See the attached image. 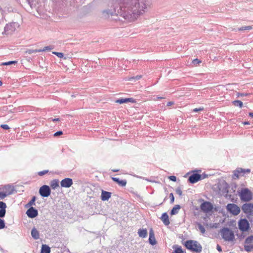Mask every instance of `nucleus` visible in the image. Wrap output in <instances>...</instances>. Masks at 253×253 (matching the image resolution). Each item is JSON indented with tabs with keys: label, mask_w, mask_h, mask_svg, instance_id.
Wrapping results in <instances>:
<instances>
[{
	"label": "nucleus",
	"mask_w": 253,
	"mask_h": 253,
	"mask_svg": "<svg viewBox=\"0 0 253 253\" xmlns=\"http://www.w3.org/2000/svg\"><path fill=\"white\" fill-rule=\"evenodd\" d=\"M39 193L42 197H47L50 195L51 191L48 186L44 185L40 188Z\"/></svg>",
	"instance_id": "nucleus-12"
},
{
	"label": "nucleus",
	"mask_w": 253,
	"mask_h": 253,
	"mask_svg": "<svg viewBox=\"0 0 253 253\" xmlns=\"http://www.w3.org/2000/svg\"><path fill=\"white\" fill-rule=\"evenodd\" d=\"M17 63V61H11L7 62H4L1 64L2 65H9L13 64H16Z\"/></svg>",
	"instance_id": "nucleus-32"
},
{
	"label": "nucleus",
	"mask_w": 253,
	"mask_h": 253,
	"mask_svg": "<svg viewBox=\"0 0 253 253\" xmlns=\"http://www.w3.org/2000/svg\"><path fill=\"white\" fill-rule=\"evenodd\" d=\"M233 104L235 106H239L240 108H242L243 107V103L240 100H235L233 102Z\"/></svg>",
	"instance_id": "nucleus-27"
},
{
	"label": "nucleus",
	"mask_w": 253,
	"mask_h": 253,
	"mask_svg": "<svg viewBox=\"0 0 253 253\" xmlns=\"http://www.w3.org/2000/svg\"><path fill=\"white\" fill-rule=\"evenodd\" d=\"M227 210L234 215H237L240 212V208L235 204H228L227 206Z\"/></svg>",
	"instance_id": "nucleus-10"
},
{
	"label": "nucleus",
	"mask_w": 253,
	"mask_h": 253,
	"mask_svg": "<svg viewBox=\"0 0 253 253\" xmlns=\"http://www.w3.org/2000/svg\"><path fill=\"white\" fill-rule=\"evenodd\" d=\"M52 53L55 54V55H56V56H57L59 58H62L64 56V54L62 52H56V51H54V52H52Z\"/></svg>",
	"instance_id": "nucleus-34"
},
{
	"label": "nucleus",
	"mask_w": 253,
	"mask_h": 253,
	"mask_svg": "<svg viewBox=\"0 0 253 253\" xmlns=\"http://www.w3.org/2000/svg\"><path fill=\"white\" fill-rule=\"evenodd\" d=\"M216 249L219 252H221L222 251V248L219 245H217Z\"/></svg>",
	"instance_id": "nucleus-48"
},
{
	"label": "nucleus",
	"mask_w": 253,
	"mask_h": 253,
	"mask_svg": "<svg viewBox=\"0 0 253 253\" xmlns=\"http://www.w3.org/2000/svg\"><path fill=\"white\" fill-rule=\"evenodd\" d=\"M249 94L248 93H237V96L238 97H239V96H246L247 95H248Z\"/></svg>",
	"instance_id": "nucleus-43"
},
{
	"label": "nucleus",
	"mask_w": 253,
	"mask_h": 253,
	"mask_svg": "<svg viewBox=\"0 0 253 253\" xmlns=\"http://www.w3.org/2000/svg\"><path fill=\"white\" fill-rule=\"evenodd\" d=\"M41 52V50H39H39L28 49L26 51V53L31 54L34 53H37V52Z\"/></svg>",
	"instance_id": "nucleus-30"
},
{
	"label": "nucleus",
	"mask_w": 253,
	"mask_h": 253,
	"mask_svg": "<svg viewBox=\"0 0 253 253\" xmlns=\"http://www.w3.org/2000/svg\"><path fill=\"white\" fill-rule=\"evenodd\" d=\"M5 209L0 210V217H4L5 214Z\"/></svg>",
	"instance_id": "nucleus-35"
},
{
	"label": "nucleus",
	"mask_w": 253,
	"mask_h": 253,
	"mask_svg": "<svg viewBox=\"0 0 253 253\" xmlns=\"http://www.w3.org/2000/svg\"><path fill=\"white\" fill-rule=\"evenodd\" d=\"M62 134H63V132L62 131H58L54 134V136H58L62 135Z\"/></svg>",
	"instance_id": "nucleus-41"
},
{
	"label": "nucleus",
	"mask_w": 253,
	"mask_h": 253,
	"mask_svg": "<svg viewBox=\"0 0 253 253\" xmlns=\"http://www.w3.org/2000/svg\"><path fill=\"white\" fill-rule=\"evenodd\" d=\"M169 197L170 199V203H173L174 200V197L172 193L169 194Z\"/></svg>",
	"instance_id": "nucleus-40"
},
{
	"label": "nucleus",
	"mask_w": 253,
	"mask_h": 253,
	"mask_svg": "<svg viewBox=\"0 0 253 253\" xmlns=\"http://www.w3.org/2000/svg\"><path fill=\"white\" fill-rule=\"evenodd\" d=\"M242 210L248 216H253V204L246 203L242 206Z\"/></svg>",
	"instance_id": "nucleus-8"
},
{
	"label": "nucleus",
	"mask_w": 253,
	"mask_h": 253,
	"mask_svg": "<svg viewBox=\"0 0 253 253\" xmlns=\"http://www.w3.org/2000/svg\"><path fill=\"white\" fill-rule=\"evenodd\" d=\"M204 110L203 107H200L199 108H195L193 109V112H197L198 111H203Z\"/></svg>",
	"instance_id": "nucleus-42"
},
{
	"label": "nucleus",
	"mask_w": 253,
	"mask_h": 253,
	"mask_svg": "<svg viewBox=\"0 0 253 253\" xmlns=\"http://www.w3.org/2000/svg\"><path fill=\"white\" fill-rule=\"evenodd\" d=\"M134 100L132 98H121L116 101V102L119 104L126 103L128 102L134 103Z\"/></svg>",
	"instance_id": "nucleus-18"
},
{
	"label": "nucleus",
	"mask_w": 253,
	"mask_h": 253,
	"mask_svg": "<svg viewBox=\"0 0 253 253\" xmlns=\"http://www.w3.org/2000/svg\"><path fill=\"white\" fill-rule=\"evenodd\" d=\"M213 205L210 202H204L200 206L201 210L205 213H208L212 211Z\"/></svg>",
	"instance_id": "nucleus-11"
},
{
	"label": "nucleus",
	"mask_w": 253,
	"mask_h": 253,
	"mask_svg": "<svg viewBox=\"0 0 253 253\" xmlns=\"http://www.w3.org/2000/svg\"><path fill=\"white\" fill-rule=\"evenodd\" d=\"M164 98V97H158V99H163Z\"/></svg>",
	"instance_id": "nucleus-54"
},
{
	"label": "nucleus",
	"mask_w": 253,
	"mask_h": 253,
	"mask_svg": "<svg viewBox=\"0 0 253 253\" xmlns=\"http://www.w3.org/2000/svg\"><path fill=\"white\" fill-rule=\"evenodd\" d=\"M26 213L29 217L34 218L37 216L38 211L34 208L31 207L27 210Z\"/></svg>",
	"instance_id": "nucleus-15"
},
{
	"label": "nucleus",
	"mask_w": 253,
	"mask_h": 253,
	"mask_svg": "<svg viewBox=\"0 0 253 253\" xmlns=\"http://www.w3.org/2000/svg\"><path fill=\"white\" fill-rule=\"evenodd\" d=\"M0 127L4 129H8L9 128L7 125H1Z\"/></svg>",
	"instance_id": "nucleus-44"
},
{
	"label": "nucleus",
	"mask_w": 253,
	"mask_h": 253,
	"mask_svg": "<svg viewBox=\"0 0 253 253\" xmlns=\"http://www.w3.org/2000/svg\"><path fill=\"white\" fill-rule=\"evenodd\" d=\"M113 172H117L119 171L118 169H112V170Z\"/></svg>",
	"instance_id": "nucleus-53"
},
{
	"label": "nucleus",
	"mask_w": 253,
	"mask_h": 253,
	"mask_svg": "<svg viewBox=\"0 0 253 253\" xmlns=\"http://www.w3.org/2000/svg\"><path fill=\"white\" fill-rule=\"evenodd\" d=\"M13 192V187L9 185L0 188V199H4L6 196L11 194Z\"/></svg>",
	"instance_id": "nucleus-5"
},
{
	"label": "nucleus",
	"mask_w": 253,
	"mask_h": 253,
	"mask_svg": "<svg viewBox=\"0 0 253 253\" xmlns=\"http://www.w3.org/2000/svg\"><path fill=\"white\" fill-rule=\"evenodd\" d=\"M186 248L196 253H200L202 251L201 245L197 241L189 240L185 241L183 244Z\"/></svg>",
	"instance_id": "nucleus-2"
},
{
	"label": "nucleus",
	"mask_w": 253,
	"mask_h": 253,
	"mask_svg": "<svg viewBox=\"0 0 253 253\" xmlns=\"http://www.w3.org/2000/svg\"><path fill=\"white\" fill-rule=\"evenodd\" d=\"M52 49V48L50 46H47L44 47L42 49H39V50H41L42 51H45L46 50H50Z\"/></svg>",
	"instance_id": "nucleus-36"
},
{
	"label": "nucleus",
	"mask_w": 253,
	"mask_h": 253,
	"mask_svg": "<svg viewBox=\"0 0 253 253\" xmlns=\"http://www.w3.org/2000/svg\"><path fill=\"white\" fill-rule=\"evenodd\" d=\"M48 172V170H42V171H39L38 172V174L39 176H43L44 174H47Z\"/></svg>",
	"instance_id": "nucleus-33"
},
{
	"label": "nucleus",
	"mask_w": 253,
	"mask_h": 253,
	"mask_svg": "<svg viewBox=\"0 0 253 253\" xmlns=\"http://www.w3.org/2000/svg\"><path fill=\"white\" fill-rule=\"evenodd\" d=\"M239 229L243 231H248L250 228V224L246 219H241L238 222Z\"/></svg>",
	"instance_id": "nucleus-9"
},
{
	"label": "nucleus",
	"mask_w": 253,
	"mask_h": 253,
	"mask_svg": "<svg viewBox=\"0 0 253 253\" xmlns=\"http://www.w3.org/2000/svg\"><path fill=\"white\" fill-rule=\"evenodd\" d=\"M146 0H127L126 7L131 9L134 14L139 15L146 8Z\"/></svg>",
	"instance_id": "nucleus-1"
},
{
	"label": "nucleus",
	"mask_w": 253,
	"mask_h": 253,
	"mask_svg": "<svg viewBox=\"0 0 253 253\" xmlns=\"http://www.w3.org/2000/svg\"><path fill=\"white\" fill-rule=\"evenodd\" d=\"M249 115L251 117L253 118V112H250V113H249Z\"/></svg>",
	"instance_id": "nucleus-51"
},
{
	"label": "nucleus",
	"mask_w": 253,
	"mask_h": 253,
	"mask_svg": "<svg viewBox=\"0 0 253 253\" xmlns=\"http://www.w3.org/2000/svg\"><path fill=\"white\" fill-rule=\"evenodd\" d=\"M244 247L248 252L253 251V235L249 236L245 239Z\"/></svg>",
	"instance_id": "nucleus-7"
},
{
	"label": "nucleus",
	"mask_w": 253,
	"mask_h": 253,
	"mask_svg": "<svg viewBox=\"0 0 253 253\" xmlns=\"http://www.w3.org/2000/svg\"><path fill=\"white\" fill-rule=\"evenodd\" d=\"M192 62L194 64H195V63L199 64L201 62V61L199 60L198 59H195L193 60Z\"/></svg>",
	"instance_id": "nucleus-47"
},
{
	"label": "nucleus",
	"mask_w": 253,
	"mask_h": 253,
	"mask_svg": "<svg viewBox=\"0 0 253 253\" xmlns=\"http://www.w3.org/2000/svg\"><path fill=\"white\" fill-rule=\"evenodd\" d=\"M142 77V76L141 75H137L135 77H132L129 78L128 79V81H131L133 80H139L140 79H141Z\"/></svg>",
	"instance_id": "nucleus-28"
},
{
	"label": "nucleus",
	"mask_w": 253,
	"mask_h": 253,
	"mask_svg": "<svg viewBox=\"0 0 253 253\" xmlns=\"http://www.w3.org/2000/svg\"><path fill=\"white\" fill-rule=\"evenodd\" d=\"M243 124L244 125H250V123L249 122H244L243 123Z\"/></svg>",
	"instance_id": "nucleus-50"
},
{
	"label": "nucleus",
	"mask_w": 253,
	"mask_h": 253,
	"mask_svg": "<svg viewBox=\"0 0 253 253\" xmlns=\"http://www.w3.org/2000/svg\"><path fill=\"white\" fill-rule=\"evenodd\" d=\"M50 248L46 245H43L42 247L41 253H50Z\"/></svg>",
	"instance_id": "nucleus-24"
},
{
	"label": "nucleus",
	"mask_w": 253,
	"mask_h": 253,
	"mask_svg": "<svg viewBox=\"0 0 253 253\" xmlns=\"http://www.w3.org/2000/svg\"><path fill=\"white\" fill-rule=\"evenodd\" d=\"M59 181L58 179H53L50 181V185L52 189H55L59 186Z\"/></svg>",
	"instance_id": "nucleus-21"
},
{
	"label": "nucleus",
	"mask_w": 253,
	"mask_h": 253,
	"mask_svg": "<svg viewBox=\"0 0 253 253\" xmlns=\"http://www.w3.org/2000/svg\"><path fill=\"white\" fill-rule=\"evenodd\" d=\"M60 184L62 187L69 188L73 184V181L71 178H66L61 181Z\"/></svg>",
	"instance_id": "nucleus-14"
},
{
	"label": "nucleus",
	"mask_w": 253,
	"mask_h": 253,
	"mask_svg": "<svg viewBox=\"0 0 253 253\" xmlns=\"http://www.w3.org/2000/svg\"><path fill=\"white\" fill-rule=\"evenodd\" d=\"M36 201V197H33L32 199V200L29 202V203H28V205L29 206H32L33 205H35V202Z\"/></svg>",
	"instance_id": "nucleus-37"
},
{
	"label": "nucleus",
	"mask_w": 253,
	"mask_h": 253,
	"mask_svg": "<svg viewBox=\"0 0 253 253\" xmlns=\"http://www.w3.org/2000/svg\"><path fill=\"white\" fill-rule=\"evenodd\" d=\"M169 179L173 181H175L176 180V177L175 176H170L169 177Z\"/></svg>",
	"instance_id": "nucleus-45"
},
{
	"label": "nucleus",
	"mask_w": 253,
	"mask_h": 253,
	"mask_svg": "<svg viewBox=\"0 0 253 253\" xmlns=\"http://www.w3.org/2000/svg\"><path fill=\"white\" fill-rule=\"evenodd\" d=\"M251 172L250 169H244L241 168H237L234 170L232 178L234 179H238L241 176H244L247 173Z\"/></svg>",
	"instance_id": "nucleus-6"
},
{
	"label": "nucleus",
	"mask_w": 253,
	"mask_h": 253,
	"mask_svg": "<svg viewBox=\"0 0 253 253\" xmlns=\"http://www.w3.org/2000/svg\"><path fill=\"white\" fill-rule=\"evenodd\" d=\"M149 241L150 244L152 245L156 244L157 242L155 240V235L153 230L151 229L149 232Z\"/></svg>",
	"instance_id": "nucleus-16"
},
{
	"label": "nucleus",
	"mask_w": 253,
	"mask_h": 253,
	"mask_svg": "<svg viewBox=\"0 0 253 253\" xmlns=\"http://www.w3.org/2000/svg\"><path fill=\"white\" fill-rule=\"evenodd\" d=\"M139 236L142 238H145L147 236V231L145 229H139L138 231Z\"/></svg>",
	"instance_id": "nucleus-22"
},
{
	"label": "nucleus",
	"mask_w": 253,
	"mask_h": 253,
	"mask_svg": "<svg viewBox=\"0 0 253 253\" xmlns=\"http://www.w3.org/2000/svg\"><path fill=\"white\" fill-rule=\"evenodd\" d=\"M2 82L1 81H0V86L2 85Z\"/></svg>",
	"instance_id": "nucleus-55"
},
{
	"label": "nucleus",
	"mask_w": 253,
	"mask_h": 253,
	"mask_svg": "<svg viewBox=\"0 0 253 253\" xmlns=\"http://www.w3.org/2000/svg\"><path fill=\"white\" fill-rule=\"evenodd\" d=\"M111 178L113 181L117 183V184L120 186L125 187L126 185V181L125 179L120 180L119 178L116 177H112Z\"/></svg>",
	"instance_id": "nucleus-17"
},
{
	"label": "nucleus",
	"mask_w": 253,
	"mask_h": 253,
	"mask_svg": "<svg viewBox=\"0 0 253 253\" xmlns=\"http://www.w3.org/2000/svg\"><path fill=\"white\" fill-rule=\"evenodd\" d=\"M220 233L222 238L225 241L232 242L235 240L234 232L228 228H223L220 230Z\"/></svg>",
	"instance_id": "nucleus-3"
},
{
	"label": "nucleus",
	"mask_w": 253,
	"mask_h": 253,
	"mask_svg": "<svg viewBox=\"0 0 253 253\" xmlns=\"http://www.w3.org/2000/svg\"><path fill=\"white\" fill-rule=\"evenodd\" d=\"M174 104V102L172 101H169L167 103V106H170Z\"/></svg>",
	"instance_id": "nucleus-49"
},
{
	"label": "nucleus",
	"mask_w": 253,
	"mask_h": 253,
	"mask_svg": "<svg viewBox=\"0 0 253 253\" xmlns=\"http://www.w3.org/2000/svg\"><path fill=\"white\" fill-rule=\"evenodd\" d=\"M31 235L35 239H38L39 238V231L36 229L35 228H34L32 229L31 231Z\"/></svg>",
	"instance_id": "nucleus-23"
},
{
	"label": "nucleus",
	"mask_w": 253,
	"mask_h": 253,
	"mask_svg": "<svg viewBox=\"0 0 253 253\" xmlns=\"http://www.w3.org/2000/svg\"><path fill=\"white\" fill-rule=\"evenodd\" d=\"M201 179V175L198 173H193L188 178V180L191 183H195Z\"/></svg>",
	"instance_id": "nucleus-13"
},
{
	"label": "nucleus",
	"mask_w": 253,
	"mask_h": 253,
	"mask_svg": "<svg viewBox=\"0 0 253 253\" xmlns=\"http://www.w3.org/2000/svg\"><path fill=\"white\" fill-rule=\"evenodd\" d=\"M180 209V207L178 205H175L171 210L170 214L171 215L175 214L178 213L179 209Z\"/></svg>",
	"instance_id": "nucleus-25"
},
{
	"label": "nucleus",
	"mask_w": 253,
	"mask_h": 253,
	"mask_svg": "<svg viewBox=\"0 0 253 253\" xmlns=\"http://www.w3.org/2000/svg\"><path fill=\"white\" fill-rule=\"evenodd\" d=\"M240 199L243 202H249L253 199V193L248 188H242L239 192Z\"/></svg>",
	"instance_id": "nucleus-4"
},
{
	"label": "nucleus",
	"mask_w": 253,
	"mask_h": 253,
	"mask_svg": "<svg viewBox=\"0 0 253 253\" xmlns=\"http://www.w3.org/2000/svg\"><path fill=\"white\" fill-rule=\"evenodd\" d=\"M111 196V193L105 191H102L101 193V200L102 201L108 200Z\"/></svg>",
	"instance_id": "nucleus-19"
},
{
	"label": "nucleus",
	"mask_w": 253,
	"mask_h": 253,
	"mask_svg": "<svg viewBox=\"0 0 253 253\" xmlns=\"http://www.w3.org/2000/svg\"><path fill=\"white\" fill-rule=\"evenodd\" d=\"M6 204L3 202H0V209H6Z\"/></svg>",
	"instance_id": "nucleus-38"
},
{
	"label": "nucleus",
	"mask_w": 253,
	"mask_h": 253,
	"mask_svg": "<svg viewBox=\"0 0 253 253\" xmlns=\"http://www.w3.org/2000/svg\"><path fill=\"white\" fill-rule=\"evenodd\" d=\"M5 226L4 222L2 219H0V229H3Z\"/></svg>",
	"instance_id": "nucleus-39"
},
{
	"label": "nucleus",
	"mask_w": 253,
	"mask_h": 253,
	"mask_svg": "<svg viewBox=\"0 0 253 253\" xmlns=\"http://www.w3.org/2000/svg\"><path fill=\"white\" fill-rule=\"evenodd\" d=\"M173 248L174 251L172 253H184L181 247L175 246Z\"/></svg>",
	"instance_id": "nucleus-26"
},
{
	"label": "nucleus",
	"mask_w": 253,
	"mask_h": 253,
	"mask_svg": "<svg viewBox=\"0 0 253 253\" xmlns=\"http://www.w3.org/2000/svg\"><path fill=\"white\" fill-rule=\"evenodd\" d=\"M252 29L251 26L242 27L239 29V31L250 30Z\"/></svg>",
	"instance_id": "nucleus-31"
},
{
	"label": "nucleus",
	"mask_w": 253,
	"mask_h": 253,
	"mask_svg": "<svg viewBox=\"0 0 253 253\" xmlns=\"http://www.w3.org/2000/svg\"><path fill=\"white\" fill-rule=\"evenodd\" d=\"M60 121V120H59V118H56V119H53V122H55V121Z\"/></svg>",
	"instance_id": "nucleus-52"
},
{
	"label": "nucleus",
	"mask_w": 253,
	"mask_h": 253,
	"mask_svg": "<svg viewBox=\"0 0 253 253\" xmlns=\"http://www.w3.org/2000/svg\"><path fill=\"white\" fill-rule=\"evenodd\" d=\"M161 219L166 225H168L170 223L169 216L166 212L163 213Z\"/></svg>",
	"instance_id": "nucleus-20"
},
{
	"label": "nucleus",
	"mask_w": 253,
	"mask_h": 253,
	"mask_svg": "<svg viewBox=\"0 0 253 253\" xmlns=\"http://www.w3.org/2000/svg\"><path fill=\"white\" fill-rule=\"evenodd\" d=\"M176 193L178 195H180V196H181V195H182V191H181L180 189H176Z\"/></svg>",
	"instance_id": "nucleus-46"
},
{
	"label": "nucleus",
	"mask_w": 253,
	"mask_h": 253,
	"mask_svg": "<svg viewBox=\"0 0 253 253\" xmlns=\"http://www.w3.org/2000/svg\"><path fill=\"white\" fill-rule=\"evenodd\" d=\"M198 226L199 230L202 234H204L205 233V229L204 227L200 223H198Z\"/></svg>",
	"instance_id": "nucleus-29"
}]
</instances>
